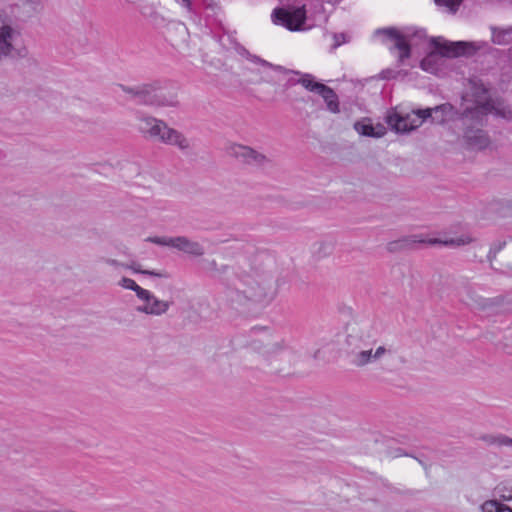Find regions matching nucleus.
I'll return each instance as SVG.
<instances>
[{"label":"nucleus","instance_id":"1","mask_svg":"<svg viewBox=\"0 0 512 512\" xmlns=\"http://www.w3.org/2000/svg\"><path fill=\"white\" fill-rule=\"evenodd\" d=\"M377 34L384 35L386 40L392 43L389 50L394 53L398 51V61L403 64L410 57L411 48L420 45L424 49L432 50L421 61L420 66L429 73H436L440 66L443 56L457 57L468 52L472 43L465 41L449 42L442 37L427 38L424 30L419 29L414 32H400L395 28H385L376 31Z\"/></svg>","mask_w":512,"mask_h":512},{"label":"nucleus","instance_id":"2","mask_svg":"<svg viewBox=\"0 0 512 512\" xmlns=\"http://www.w3.org/2000/svg\"><path fill=\"white\" fill-rule=\"evenodd\" d=\"M470 98L473 107L467 106L463 112L464 124L467 125L464 132V141L470 150H483L490 145V139L480 128L488 114H495L507 120H512V109L501 103H495L489 95L487 88L476 80L470 81V91L466 93L465 101Z\"/></svg>","mask_w":512,"mask_h":512},{"label":"nucleus","instance_id":"3","mask_svg":"<svg viewBox=\"0 0 512 512\" xmlns=\"http://www.w3.org/2000/svg\"><path fill=\"white\" fill-rule=\"evenodd\" d=\"M237 293L238 296L242 295L245 299L255 303H269L274 299L276 289L272 278L249 274L240 280Z\"/></svg>","mask_w":512,"mask_h":512},{"label":"nucleus","instance_id":"4","mask_svg":"<svg viewBox=\"0 0 512 512\" xmlns=\"http://www.w3.org/2000/svg\"><path fill=\"white\" fill-rule=\"evenodd\" d=\"M306 8L302 6L284 5L272 10L271 21L277 26H281L291 32H300L310 29L306 25Z\"/></svg>","mask_w":512,"mask_h":512},{"label":"nucleus","instance_id":"5","mask_svg":"<svg viewBox=\"0 0 512 512\" xmlns=\"http://www.w3.org/2000/svg\"><path fill=\"white\" fill-rule=\"evenodd\" d=\"M378 342V332L370 322L352 323L347 327L345 344L349 355Z\"/></svg>","mask_w":512,"mask_h":512},{"label":"nucleus","instance_id":"6","mask_svg":"<svg viewBox=\"0 0 512 512\" xmlns=\"http://www.w3.org/2000/svg\"><path fill=\"white\" fill-rule=\"evenodd\" d=\"M430 110L419 109L411 113L401 114L396 110L388 112L386 122L396 132H409L422 125L431 115Z\"/></svg>","mask_w":512,"mask_h":512},{"label":"nucleus","instance_id":"7","mask_svg":"<svg viewBox=\"0 0 512 512\" xmlns=\"http://www.w3.org/2000/svg\"><path fill=\"white\" fill-rule=\"evenodd\" d=\"M393 354L391 348L384 344L381 345H370L368 348H362L355 353L351 354V363L358 367H366L368 365H374L380 363L383 359L391 357Z\"/></svg>","mask_w":512,"mask_h":512},{"label":"nucleus","instance_id":"8","mask_svg":"<svg viewBox=\"0 0 512 512\" xmlns=\"http://www.w3.org/2000/svg\"><path fill=\"white\" fill-rule=\"evenodd\" d=\"M148 241L160 245L176 248L185 253L201 256L204 254V248L198 242L189 240L186 237H149Z\"/></svg>","mask_w":512,"mask_h":512},{"label":"nucleus","instance_id":"9","mask_svg":"<svg viewBox=\"0 0 512 512\" xmlns=\"http://www.w3.org/2000/svg\"><path fill=\"white\" fill-rule=\"evenodd\" d=\"M140 102L157 107H175L178 104L176 96L167 97L163 90L152 86H144L136 92Z\"/></svg>","mask_w":512,"mask_h":512},{"label":"nucleus","instance_id":"10","mask_svg":"<svg viewBox=\"0 0 512 512\" xmlns=\"http://www.w3.org/2000/svg\"><path fill=\"white\" fill-rule=\"evenodd\" d=\"M137 298L142 301L143 304L138 306L136 310L147 315L161 316L165 314L171 306L169 301L157 298L151 291L147 289L140 291V294Z\"/></svg>","mask_w":512,"mask_h":512},{"label":"nucleus","instance_id":"11","mask_svg":"<svg viewBox=\"0 0 512 512\" xmlns=\"http://www.w3.org/2000/svg\"><path fill=\"white\" fill-rule=\"evenodd\" d=\"M229 154L243 163L254 166H263L268 162L264 154L241 144H232L229 147Z\"/></svg>","mask_w":512,"mask_h":512},{"label":"nucleus","instance_id":"12","mask_svg":"<svg viewBox=\"0 0 512 512\" xmlns=\"http://www.w3.org/2000/svg\"><path fill=\"white\" fill-rule=\"evenodd\" d=\"M19 36V31L10 24L0 26V60L13 54Z\"/></svg>","mask_w":512,"mask_h":512},{"label":"nucleus","instance_id":"13","mask_svg":"<svg viewBox=\"0 0 512 512\" xmlns=\"http://www.w3.org/2000/svg\"><path fill=\"white\" fill-rule=\"evenodd\" d=\"M167 123L163 120L151 117L143 116L139 118V130L149 136L150 138L162 142L164 127Z\"/></svg>","mask_w":512,"mask_h":512},{"label":"nucleus","instance_id":"14","mask_svg":"<svg viewBox=\"0 0 512 512\" xmlns=\"http://www.w3.org/2000/svg\"><path fill=\"white\" fill-rule=\"evenodd\" d=\"M163 144L176 146L178 149L185 151L190 149L191 144L189 139L180 131L169 127L168 125L163 128Z\"/></svg>","mask_w":512,"mask_h":512},{"label":"nucleus","instance_id":"15","mask_svg":"<svg viewBox=\"0 0 512 512\" xmlns=\"http://www.w3.org/2000/svg\"><path fill=\"white\" fill-rule=\"evenodd\" d=\"M472 241V238L468 235H462L457 238H451L448 240H440V239H422L418 236H412L405 240L407 244H415V243H428V244H443L446 246H462L469 244Z\"/></svg>","mask_w":512,"mask_h":512},{"label":"nucleus","instance_id":"16","mask_svg":"<svg viewBox=\"0 0 512 512\" xmlns=\"http://www.w3.org/2000/svg\"><path fill=\"white\" fill-rule=\"evenodd\" d=\"M459 299L473 309L486 307V300L478 296L471 287L464 286L458 292Z\"/></svg>","mask_w":512,"mask_h":512},{"label":"nucleus","instance_id":"17","mask_svg":"<svg viewBox=\"0 0 512 512\" xmlns=\"http://www.w3.org/2000/svg\"><path fill=\"white\" fill-rule=\"evenodd\" d=\"M425 110L431 111V115L428 119L430 118L431 121L436 124L444 123L453 114V106L448 103L438 105L434 108H426Z\"/></svg>","mask_w":512,"mask_h":512},{"label":"nucleus","instance_id":"18","mask_svg":"<svg viewBox=\"0 0 512 512\" xmlns=\"http://www.w3.org/2000/svg\"><path fill=\"white\" fill-rule=\"evenodd\" d=\"M320 88L318 94L323 98L326 103L327 109L331 113H339V101L338 96L334 92V90L326 85L319 86Z\"/></svg>","mask_w":512,"mask_h":512},{"label":"nucleus","instance_id":"19","mask_svg":"<svg viewBox=\"0 0 512 512\" xmlns=\"http://www.w3.org/2000/svg\"><path fill=\"white\" fill-rule=\"evenodd\" d=\"M354 128L359 134L364 136L380 138L385 134L384 127L381 126L378 129H376L373 127L371 123L366 121L356 122L354 124Z\"/></svg>","mask_w":512,"mask_h":512},{"label":"nucleus","instance_id":"20","mask_svg":"<svg viewBox=\"0 0 512 512\" xmlns=\"http://www.w3.org/2000/svg\"><path fill=\"white\" fill-rule=\"evenodd\" d=\"M495 493L504 501H512V480L499 483L495 487Z\"/></svg>","mask_w":512,"mask_h":512},{"label":"nucleus","instance_id":"21","mask_svg":"<svg viewBox=\"0 0 512 512\" xmlns=\"http://www.w3.org/2000/svg\"><path fill=\"white\" fill-rule=\"evenodd\" d=\"M298 83H300L305 89L315 92L318 94L320 88L319 86H323L324 84L317 82L311 74H303L301 78L298 80Z\"/></svg>","mask_w":512,"mask_h":512},{"label":"nucleus","instance_id":"22","mask_svg":"<svg viewBox=\"0 0 512 512\" xmlns=\"http://www.w3.org/2000/svg\"><path fill=\"white\" fill-rule=\"evenodd\" d=\"M484 440L490 445L512 446V438L502 434L487 436L484 438Z\"/></svg>","mask_w":512,"mask_h":512},{"label":"nucleus","instance_id":"23","mask_svg":"<svg viewBox=\"0 0 512 512\" xmlns=\"http://www.w3.org/2000/svg\"><path fill=\"white\" fill-rule=\"evenodd\" d=\"M125 268L131 269L134 273H140L143 275H149L158 278H166L167 274L163 271L156 270H144L139 264L125 265Z\"/></svg>","mask_w":512,"mask_h":512},{"label":"nucleus","instance_id":"24","mask_svg":"<svg viewBox=\"0 0 512 512\" xmlns=\"http://www.w3.org/2000/svg\"><path fill=\"white\" fill-rule=\"evenodd\" d=\"M118 286L122 287L123 289L134 291L137 297L139 296L140 291L144 290V288L140 287L133 279L128 277H122L118 281Z\"/></svg>","mask_w":512,"mask_h":512},{"label":"nucleus","instance_id":"25","mask_svg":"<svg viewBox=\"0 0 512 512\" xmlns=\"http://www.w3.org/2000/svg\"><path fill=\"white\" fill-rule=\"evenodd\" d=\"M463 0H435L438 7L445 8L450 13H455Z\"/></svg>","mask_w":512,"mask_h":512},{"label":"nucleus","instance_id":"26","mask_svg":"<svg viewBox=\"0 0 512 512\" xmlns=\"http://www.w3.org/2000/svg\"><path fill=\"white\" fill-rule=\"evenodd\" d=\"M499 502L497 500H487L481 505L482 512H497Z\"/></svg>","mask_w":512,"mask_h":512},{"label":"nucleus","instance_id":"27","mask_svg":"<svg viewBox=\"0 0 512 512\" xmlns=\"http://www.w3.org/2000/svg\"><path fill=\"white\" fill-rule=\"evenodd\" d=\"M333 39H334V44H333L334 48H337L348 41L346 38V35L343 33L334 34Z\"/></svg>","mask_w":512,"mask_h":512},{"label":"nucleus","instance_id":"28","mask_svg":"<svg viewBox=\"0 0 512 512\" xmlns=\"http://www.w3.org/2000/svg\"><path fill=\"white\" fill-rule=\"evenodd\" d=\"M497 512H512V508L499 502Z\"/></svg>","mask_w":512,"mask_h":512},{"label":"nucleus","instance_id":"29","mask_svg":"<svg viewBox=\"0 0 512 512\" xmlns=\"http://www.w3.org/2000/svg\"><path fill=\"white\" fill-rule=\"evenodd\" d=\"M106 263H107L108 265H111V266H115V267L121 266V267H124V268H125V265H124V264H122V263L118 262V261H117V260H115V259H107V260H106Z\"/></svg>","mask_w":512,"mask_h":512},{"label":"nucleus","instance_id":"30","mask_svg":"<svg viewBox=\"0 0 512 512\" xmlns=\"http://www.w3.org/2000/svg\"><path fill=\"white\" fill-rule=\"evenodd\" d=\"M183 6H185L188 10H191V2L190 0H181Z\"/></svg>","mask_w":512,"mask_h":512},{"label":"nucleus","instance_id":"31","mask_svg":"<svg viewBox=\"0 0 512 512\" xmlns=\"http://www.w3.org/2000/svg\"><path fill=\"white\" fill-rule=\"evenodd\" d=\"M494 42L497 43V44H501V41L496 39V38H494Z\"/></svg>","mask_w":512,"mask_h":512}]
</instances>
